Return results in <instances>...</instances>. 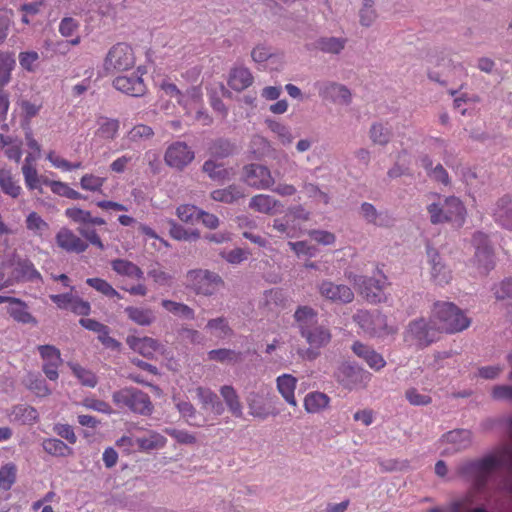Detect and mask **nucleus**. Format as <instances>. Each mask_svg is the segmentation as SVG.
Instances as JSON below:
<instances>
[{
	"instance_id": "obj_58",
	"label": "nucleus",
	"mask_w": 512,
	"mask_h": 512,
	"mask_svg": "<svg viewBox=\"0 0 512 512\" xmlns=\"http://www.w3.org/2000/svg\"><path fill=\"white\" fill-rule=\"evenodd\" d=\"M200 212V209L197 208L194 205H180L177 208V216L179 219L185 223H191L193 224L195 221H197L198 214Z\"/></svg>"
},
{
	"instance_id": "obj_3",
	"label": "nucleus",
	"mask_w": 512,
	"mask_h": 512,
	"mask_svg": "<svg viewBox=\"0 0 512 512\" xmlns=\"http://www.w3.org/2000/svg\"><path fill=\"white\" fill-rule=\"evenodd\" d=\"M301 336L309 344L307 349H299L298 355L304 360H315L320 355V349L331 341L330 330L323 325H311L300 332Z\"/></svg>"
},
{
	"instance_id": "obj_27",
	"label": "nucleus",
	"mask_w": 512,
	"mask_h": 512,
	"mask_svg": "<svg viewBox=\"0 0 512 512\" xmlns=\"http://www.w3.org/2000/svg\"><path fill=\"white\" fill-rule=\"evenodd\" d=\"M9 315L17 322L36 325V319L28 311L27 305L20 299L14 298L7 308Z\"/></svg>"
},
{
	"instance_id": "obj_14",
	"label": "nucleus",
	"mask_w": 512,
	"mask_h": 512,
	"mask_svg": "<svg viewBox=\"0 0 512 512\" xmlns=\"http://www.w3.org/2000/svg\"><path fill=\"white\" fill-rule=\"evenodd\" d=\"M353 321L370 335L379 334L386 326V318L380 313L359 310L353 315Z\"/></svg>"
},
{
	"instance_id": "obj_22",
	"label": "nucleus",
	"mask_w": 512,
	"mask_h": 512,
	"mask_svg": "<svg viewBox=\"0 0 512 512\" xmlns=\"http://www.w3.org/2000/svg\"><path fill=\"white\" fill-rule=\"evenodd\" d=\"M135 443L142 452L160 450L166 446L167 439L157 431L149 430L143 436L136 437Z\"/></svg>"
},
{
	"instance_id": "obj_51",
	"label": "nucleus",
	"mask_w": 512,
	"mask_h": 512,
	"mask_svg": "<svg viewBox=\"0 0 512 512\" xmlns=\"http://www.w3.org/2000/svg\"><path fill=\"white\" fill-rule=\"evenodd\" d=\"M16 479V466L8 463L0 468V487L4 490L11 488Z\"/></svg>"
},
{
	"instance_id": "obj_11",
	"label": "nucleus",
	"mask_w": 512,
	"mask_h": 512,
	"mask_svg": "<svg viewBox=\"0 0 512 512\" xmlns=\"http://www.w3.org/2000/svg\"><path fill=\"white\" fill-rule=\"evenodd\" d=\"M319 95L334 104L348 106L352 102V93L347 86L333 81L317 84Z\"/></svg>"
},
{
	"instance_id": "obj_15",
	"label": "nucleus",
	"mask_w": 512,
	"mask_h": 512,
	"mask_svg": "<svg viewBox=\"0 0 512 512\" xmlns=\"http://www.w3.org/2000/svg\"><path fill=\"white\" fill-rule=\"evenodd\" d=\"M104 68L108 73L125 72L128 70V44L117 43L105 59Z\"/></svg>"
},
{
	"instance_id": "obj_9",
	"label": "nucleus",
	"mask_w": 512,
	"mask_h": 512,
	"mask_svg": "<svg viewBox=\"0 0 512 512\" xmlns=\"http://www.w3.org/2000/svg\"><path fill=\"white\" fill-rule=\"evenodd\" d=\"M318 293L322 298L336 304H348L354 300V292L344 284H336L331 280H322L317 284Z\"/></svg>"
},
{
	"instance_id": "obj_46",
	"label": "nucleus",
	"mask_w": 512,
	"mask_h": 512,
	"mask_svg": "<svg viewBox=\"0 0 512 512\" xmlns=\"http://www.w3.org/2000/svg\"><path fill=\"white\" fill-rule=\"evenodd\" d=\"M360 24L364 27H370L377 18V13L374 9L373 0H364L362 8L359 11Z\"/></svg>"
},
{
	"instance_id": "obj_39",
	"label": "nucleus",
	"mask_w": 512,
	"mask_h": 512,
	"mask_svg": "<svg viewBox=\"0 0 512 512\" xmlns=\"http://www.w3.org/2000/svg\"><path fill=\"white\" fill-rule=\"evenodd\" d=\"M317 312L309 306H300L294 313L295 321L297 322L299 332H302L304 328H308L314 325Z\"/></svg>"
},
{
	"instance_id": "obj_2",
	"label": "nucleus",
	"mask_w": 512,
	"mask_h": 512,
	"mask_svg": "<svg viewBox=\"0 0 512 512\" xmlns=\"http://www.w3.org/2000/svg\"><path fill=\"white\" fill-rule=\"evenodd\" d=\"M432 224L452 223L457 227L463 226L466 220L467 211L463 202L455 197L449 196L437 203L427 207Z\"/></svg>"
},
{
	"instance_id": "obj_33",
	"label": "nucleus",
	"mask_w": 512,
	"mask_h": 512,
	"mask_svg": "<svg viewBox=\"0 0 512 512\" xmlns=\"http://www.w3.org/2000/svg\"><path fill=\"white\" fill-rule=\"evenodd\" d=\"M347 40L340 37H321L315 45L323 53L338 55L344 50Z\"/></svg>"
},
{
	"instance_id": "obj_38",
	"label": "nucleus",
	"mask_w": 512,
	"mask_h": 512,
	"mask_svg": "<svg viewBox=\"0 0 512 512\" xmlns=\"http://www.w3.org/2000/svg\"><path fill=\"white\" fill-rule=\"evenodd\" d=\"M208 357L210 360L232 364L239 363L243 360L241 352L226 348L211 350L208 353Z\"/></svg>"
},
{
	"instance_id": "obj_54",
	"label": "nucleus",
	"mask_w": 512,
	"mask_h": 512,
	"mask_svg": "<svg viewBox=\"0 0 512 512\" xmlns=\"http://www.w3.org/2000/svg\"><path fill=\"white\" fill-rule=\"evenodd\" d=\"M407 401L414 406H427L432 402L430 395L418 391L416 388H409L405 392Z\"/></svg>"
},
{
	"instance_id": "obj_6",
	"label": "nucleus",
	"mask_w": 512,
	"mask_h": 512,
	"mask_svg": "<svg viewBox=\"0 0 512 512\" xmlns=\"http://www.w3.org/2000/svg\"><path fill=\"white\" fill-rule=\"evenodd\" d=\"M187 279L197 294L205 296L213 295L224 284L217 273L202 269L190 270Z\"/></svg>"
},
{
	"instance_id": "obj_44",
	"label": "nucleus",
	"mask_w": 512,
	"mask_h": 512,
	"mask_svg": "<svg viewBox=\"0 0 512 512\" xmlns=\"http://www.w3.org/2000/svg\"><path fill=\"white\" fill-rule=\"evenodd\" d=\"M0 187L2 191L16 198L20 195L21 187L13 180L11 172L9 170H0Z\"/></svg>"
},
{
	"instance_id": "obj_10",
	"label": "nucleus",
	"mask_w": 512,
	"mask_h": 512,
	"mask_svg": "<svg viewBox=\"0 0 512 512\" xmlns=\"http://www.w3.org/2000/svg\"><path fill=\"white\" fill-rule=\"evenodd\" d=\"M194 151L185 143L177 141L166 149L165 163L174 169L182 170L194 160Z\"/></svg>"
},
{
	"instance_id": "obj_61",
	"label": "nucleus",
	"mask_w": 512,
	"mask_h": 512,
	"mask_svg": "<svg viewBox=\"0 0 512 512\" xmlns=\"http://www.w3.org/2000/svg\"><path fill=\"white\" fill-rule=\"evenodd\" d=\"M26 227L28 230L41 235L43 231L48 229V224L36 212H31L26 218Z\"/></svg>"
},
{
	"instance_id": "obj_4",
	"label": "nucleus",
	"mask_w": 512,
	"mask_h": 512,
	"mask_svg": "<svg viewBox=\"0 0 512 512\" xmlns=\"http://www.w3.org/2000/svg\"><path fill=\"white\" fill-rule=\"evenodd\" d=\"M501 462L495 456H487L476 461H469L458 467V473L461 476L474 479L476 486L481 489L485 486L487 478L492 472L500 467Z\"/></svg>"
},
{
	"instance_id": "obj_49",
	"label": "nucleus",
	"mask_w": 512,
	"mask_h": 512,
	"mask_svg": "<svg viewBox=\"0 0 512 512\" xmlns=\"http://www.w3.org/2000/svg\"><path fill=\"white\" fill-rule=\"evenodd\" d=\"M164 432L174 438L177 443L182 445H194L197 443V438L194 434L186 431L180 430L172 427H167L164 429Z\"/></svg>"
},
{
	"instance_id": "obj_56",
	"label": "nucleus",
	"mask_w": 512,
	"mask_h": 512,
	"mask_svg": "<svg viewBox=\"0 0 512 512\" xmlns=\"http://www.w3.org/2000/svg\"><path fill=\"white\" fill-rule=\"evenodd\" d=\"M209 150L213 156L224 158L233 153L234 146L228 140L219 139L210 146Z\"/></svg>"
},
{
	"instance_id": "obj_20",
	"label": "nucleus",
	"mask_w": 512,
	"mask_h": 512,
	"mask_svg": "<svg viewBox=\"0 0 512 512\" xmlns=\"http://www.w3.org/2000/svg\"><path fill=\"white\" fill-rule=\"evenodd\" d=\"M354 354L361 358L371 369L380 371L386 365V361L381 354L376 352L370 346L356 341L352 347Z\"/></svg>"
},
{
	"instance_id": "obj_23",
	"label": "nucleus",
	"mask_w": 512,
	"mask_h": 512,
	"mask_svg": "<svg viewBox=\"0 0 512 512\" xmlns=\"http://www.w3.org/2000/svg\"><path fill=\"white\" fill-rule=\"evenodd\" d=\"M253 75L246 67H235L230 71L228 85L234 91H243L253 83Z\"/></svg>"
},
{
	"instance_id": "obj_19",
	"label": "nucleus",
	"mask_w": 512,
	"mask_h": 512,
	"mask_svg": "<svg viewBox=\"0 0 512 512\" xmlns=\"http://www.w3.org/2000/svg\"><path fill=\"white\" fill-rule=\"evenodd\" d=\"M57 245L69 253H82L88 244L78 237L72 230L61 228L55 237Z\"/></svg>"
},
{
	"instance_id": "obj_47",
	"label": "nucleus",
	"mask_w": 512,
	"mask_h": 512,
	"mask_svg": "<svg viewBox=\"0 0 512 512\" xmlns=\"http://www.w3.org/2000/svg\"><path fill=\"white\" fill-rule=\"evenodd\" d=\"M86 283L97 290L98 292L102 293L103 295L113 298L117 297L118 299L122 298L120 294L104 279L101 278H88L86 280Z\"/></svg>"
},
{
	"instance_id": "obj_13",
	"label": "nucleus",
	"mask_w": 512,
	"mask_h": 512,
	"mask_svg": "<svg viewBox=\"0 0 512 512\" xmlns=\"http://www.w3.org/2000/svg\"><path fill=\"white\" fill-rule=\"evenodd\" d=\"M361 218L370 225L380 228H390L394 225V218L387 210H378L373 204L363 202L359 209Z\"/></svg>"
},
{
	"instance_id": "obj_31",
	"label": "nucleus",
	"mask_w": 512,
	"mask_h": 512,
	"mask_svg": "<svg viewBox=\"0 0 512 512\" xmlns=\"http://www.w3.org/2000/svg\"><path fill=\"white\" fill-rule=\"evenodd\" d=\"M280 202L270 195L259 194L250 199L249 207L259 213L272 215Z\"/></svg>"
},
{
	"instance_id": "obj_24",
	"label": "nucleus",
	"mask_w": 512,
	"mask_h": 512,
	"mask_svg": "<svg viewBox=\"0 0 512 512\" xmlns=\"http://www.w3.org/2000/svg\"><path fill=\"white\" fill-rule=\"evenodd\" d=\"M276 384L277 390L284 398V400L289 405L296 407L297 401L294 392L297 385V379L290 374H283L277 377Z\"/></svg>"
},
{
	"instance_id": "obj_12",
	"label": "nucleus",
	"mask_w": 512,
	"mask_h": 512,
	"mask_svg": "<svg viewBox=\"0 0 512 512\" xmlns=\"http://www.w3.org/2000/svg\"><path fill=\"white\" fill-rule=\"evenodd\" d=\"M428 263L430 266V279L436 285H446L452 280V272L445 264L438 251L431 246H427Z\"/></svg>"
},
{
	"instance_id": "obj_18",
	"label": "nucleus",
	"mask_w": 512,
	"mask_h": 512,
	"mask_svg": "<svg viewBox=\"0 0 512 512\" xmlns=\"http://www.w3.org/2000/svg\"><path fill=\"white\" fill-rule=\"evenodd\" d=\"M130 349L149 359L154 358L156 354L163 355L165 353L164 345L156 339L151 337L140 338L134 335H130Z\"/></svg>"
},
{
	"instance_id": "obj_8",
	"label": "nucleus",
	"mask_w": 512,
	"mask_h": 512,
	"mask_svg": "<svg viewBox=\"0 0 512 512\" xmlns=\"http://www.w3.org/2000/svg\"><path fill=\"white\" fill-rule=\"evenodd\" d=\"M349 279L352 280L358 293L362 295L369 303L377 304L384 301V284L380 280L361 275H354Z\"/></svg>"
},
{
	"instance_id": "obj_62",
	"label": "nucleus",
	"mask_w": 512,
	"mask_h": 512,
	"mask_svg": "<svg viewBox=\"0 0 512 512\" xmlns=\"http://www.w3.org/2000/svg\"><path fill=\"white\" fill-rule=\"evenodd\" d=\"M17 270L22 275V277L27 280L34 281L36 279H41L40 273L35 269L32 262L28 260L19 261L17 263Z\"/></svg>"
},
{
	"instance_id": "obj_26",
	"label": "nucleus",
	"mask_w": 512,
	"mask_h": 512,
	"mask_svg": "<svg viewBox=\"0 0 512 512\" xmlns=\"http://www.w3.org/2000/svg\"><path fill=\"white\" fill-rule=\"evenodd\" d=\"M196 395L203 409L210 408L215 415H221L224 411L218 396L209 388L197 387Z\"/></svg>"
},
{
	"instance_id": "obj_53",
	"label": "nucleus",
	"mask_w": 512,
	"mask_h": 512,
	"mask_svg": "<svg viewBox=\"0 0 512 512\" xmlns=\"http://www.w3.org/2000/svg\"><path fill=\"white\" fill-rule=\"evenodd\" d=\"M206 328L214 331V334L217 337H226L232 333V330L224 317L210 319L207 322Z\"/></svg>"
},
{
	"instance_id": "obj_40",
	"label": "nucleus",
	"mask_w": 512,
	"mask_h": 512,
	"mask_svg": "<svg viewBox=\"0 0 512 512\" xmlns=\"http://www.w3.org/2000/svg\"><path fill=\"white\" fill-rule=\"evenodd\" d=\"M371 141L380 146H386L392 137L391 130L382 123H374L369 130Z\"/></svg>"
},
{
	"instance_id": "obj_35",
	"label": "nucleus",
	"mask_w": 512,
	"mask_h": 512,
	"mask_svg": "<svg viewBox=\"0 0 512 512\" xmlns=\"http://www.w3.org/2000/svg\"><path fill=\"white\" fill-rule=\"evenodd\" d=\"M245 196L243 190L237 185H229L223 189H217L211 192V198L215 201L224 203H233Z\"/></svg>"
},
{
	"instance_id": "obj_43",
	"label": "nucleus",
	"mask_w": 512,
	"mask_h": 512,
	"mask_svg": "<svg viewBox=\"0 0 512 512\" xmlns=\"http://www.w3.org/2000/svg\"><path fill=\"white\" fill-rule=\"evenodd\" d=\"M147 73L145 66H138L135 77H130V96L141 97L145 95L147 88L143 76Z\"/></svg>"
},
{
	"instance_id": "obj_52",
	"label": "nucleus",
	"mask_w": 512,
	"mask_h": 512,
	"mask_svg": "<svg viewBox=\"0 0 512 512\" xmlns=\"http://www.w3.org/2000/svg\"><path fill=\"white\" fill-rule=\"evenodd\" d=\"M307 235L316 243L324 246H332L336 242L335 234L326 230L311 229L307 231Z\"/></svg>"
},
{
	"instance_id": "obj_57",
	"label": "nucleus",
	"mask_w": 512,
	"mask_h": 512,
	"mask_svg": "<svg viewBox=\"0 0 512 512\" xmlns=\"http://www.w3.org/2000/svg\"><path fill=\"white\" fill-rule=\"evenodd\" d=\"M22 173L25 184L30 190L40 188L41 178L38 176L37 170L33 165H23Z\"/></svg>"
},
{
	"instance_id": "obj_60",
	"label": "nucleus",
	"mask_w": 512,
	"mask_h": 512,
	"mask_svg": "<svg viewBox=\"0 0 512 512\" xmlns=\"http://www.w3.org/2000/svg\"><path fill=\"white\" fill-rule=\"evenodd\" d=\"M302 189L306 193V195L310 198H318L320 199L325 205H327L330 201V197L328 194L324 191H322L318 185L304 181L302 183Z\"/></svg>"
},
{
	"instance_id": "obj_48",
	"label": "nucleus",
	"mask_w": 512,
	"mask_h": 512,
	"mask_svg": "<svg viewBox=\"0 0 512 512\" xmlns=\"http://www.w3.org/2000/svg\"><path fill=\"white\" fill-rule=\"evenodd\" d=\"M99 128L97 130V134L100 137L106 138V139H112L116 135L119 124L117 120L114 119H108L105 117H101L99 119Z\"/></svg>"
},
{
	"instance_id": "obj_28",
	"label": "nucleus",
	"mask_w": 512,
	"mask_h": 512,
	"mask_svg": "<svg viewBox=\"0 0 512 512\" xmlns=\"http://www.w3.org/2000/svg\"><path fill=\"white\" fill-rule=\"evenodd\" d=\"M220 395L232 415L236 418L242 417L243 407L236 390L231 385H224L220 388Z\"/></svg>"
},
{
	"instance_id": "obj_5",
	"label": "nucleus",
	"mask_w": 512,
	"mask_h": 512,
	"mask_svg": "<svg viewBox=\"0 0 512 512\" xmlns=\"http://www.w3.org/2000/svg\"><path fill=\"white\" fill-rule=\"evenodd\" d=\"M337 381L346 389L353 390L365 388L371 375L362 367L343 362L335 372Z\"/></svg>"
},
{
	"instance_id": "obj_21",
	"label": "nucleus",
	"mask_w": 512,
	"mask_h": 512,
	"mask_svg": "<svg viewBox=\"0 0 512 512\" xmlns=\"http://www.w3.org/2000/svg\"><path fill=\"white\" fill-rule=\"evenodd\" d=\"M442 440L451 444L456 451H464L472 445L473 434L467 429H454L445 433Z\"/></svg>"
},
{
	"instance_id": "obj_30",
	"label": "nucleus",
	"mask_w": 512,
	"mask_h": 512,
	"mask_svg": "<svg viewBox=\"0 0 512 512\" xmlns=\"http://www.w3.org/2000/svg\"><path fill=\"white\" fill-rule=\"evenodd\" d=\"M202 170L211 180L219 183L230 180L233 175L231 170L225 168L223 164L216 163L213 160L205 161Z\"/></svg>"
},
{
	"instance_id": "obj_45",
	"label": "nucleus",
	"mask_w": 512,
	"mask_h": 512,
	"mask_svg": "<svg viewBox=\"0 0 512 512\" xmlns=\"http://www.w3.org/2000/svg\"><path fill=\"white\" fill-rule=\"evenodd\" d=\"M161 305L164 309L173 313L174 315L181 316L188 320H193L195 318L194 310L186 304L172 300H162Z\"/></svg>"
},
{
	"instance_id": "obj_64",
	"label": "nucleus",
	"mask_w": 512,
	"mask_h": 512,
	"mask_svg": "<svg viewBox=\"0 0 512 512\" xmlns=\"http://www.w3.org/2000/svg\"><path fill=\"white\" fill-rule=\"evenodd\" d=\"M154 131L150 126L139 124L130 130V139L133 141L148 140L152 138Z\"/></svg>"
},
{
	"instance_id": "obj_55",
	"label": "nucleus",
	"mask_w": 512,
	"mask_h": 512,
	"mask_svg": "<svg viewBox=\"0 0 512 512\" xmlns=\"http://www.w3.org/2000/svg\"><path fill=\"white\" fill-rule=\"evenodd\" d=\"M179 413L191 424L197 427L203 426V422H197L196 420V409L187 401H181L176 404Z\"/></svg>"
},
{
	"instance_id": "obj_25",
	"label": "nucleus",
	"mask_w": 512,
	"mask_h": 512,
	"mask_svg": "<svg viewBox=\"0 0 512 512\" xmlns=\"http://www.w3.org/2000/svg\"><path fill=\"white\" fill-rule=\"evenodd\" d=\"M13 422H17L23 425H32L38 421L39 414L37 410L26 404H19L11 409L9 414Z\"/></svg>"
},
{
	"instance_id": "obj_37",
	"label": "nucleus",
	"mask_w": 512,
	"mask_h": 512,
	"mask_svg": "<svg viewBox=\"0 0 512 512\" xmlns=\"http://www.w3.org/2000/svg\"><path fill=\"white\" fill-rule=\"evenodd\" d=\"M45 452L56 457H66L73 453L72 448L56 438L45 439L42 443Z\"/></svg>"
},
{
	"instance_id": "obj_34",
	"label": "nucleus",
	"mask_w": 512,
	"mask_h": 512,
	"mask_svg": "<svg viewBox=\"0 0 512 512\" xmlns=\"http://www.w3.org/2000/svg\"><path fill=\"white\" fill-rule=\"evenodd\" d=\"M265 123L283 146L292 144L294 137L287 125L273 119H266Z\"/></svg>"
},
{
	"instance_id": "obj_1",
	"label": "nucleus",
	"mask_w": 512,
	"mask_h": 512,
	"mask_svg": "<svg viewBox=\"0 0 512 512\" xmlns=\"http://www.w3.org/2000/svg\"><path fill=\"white\" fill-rule=\"evenodd\" d=\"M434 326L438 331L456 333L470 325L463 311L451 302H437L432 311Z\"/></svg>"
},
{
	"instance_id": "obj_16",
	"label": "nucleus",
	"mask_w": 512,
	"mask_h": 512,
	"mask_svg": "<svg viewBox=\"0 0 512 512\" xmlns=\"http://www.w3.org/2000/svg\"><path fill=\"white\" fill-rule=\"evenodd\" d=\"M436 326L421 318L409 324L408 332L420 347H426L436 340Z\"/></svg>"
},
{
	"instance_id": "obj_50",
	"label": "nucleus",
	"mask_w": 512,
	"mask_h": 512,
	"mask_svg": "<svg viewBox=\"0 0 512 512\" xmlns=\"http://www.w3.org/2000/svg\"><path fill=\"white\" fill-rule=\"evenodd\" d=\"M260 400L261 396L257 392H250L246 398L250 414L254 417L265 418L267 413Z\"/></svg>"
},
{
	"instance_id": "obj_42",
	"label": "nucleus",
	"mask_w": 512,
	"mask_h": 512,
	"mask_svg": "<svg viewBox=\"0 0 512 512\" xmlns=\"http://www.w3.org/2000/svg\"><path fill=\"white\" fill-rule=\"evenodd\" d=\"M156 317L152 309L130 307V320L141 326H150Z\"/></svg>"
},
{
	"instance_id": "obj_36",
	"label": "nucleus",
	"mask_w": 512,
	"mask_h": 512,
	"mask_svg": "<svg viewBox=\"0 0 512 512\" xmlns=\"http://www.w3.org/2000/svg\"><path fill=\"white\" fill-rule=\"evenodd\" d=\"M15 65L16 61L12 53L0 51V87L10 82Z\"/></svg>"
},
{
	"instance_id": "obj_41",
	"label": "nucleus",
	"mask_w": 512,
	"mask_h": 512,
	"mask_svg": "<svg viewBox=\"0 0 512 512\" xmlns=\"http://www.w3.org/2000/svg\"><path fill=\"white\" fill-rule=\"evenodd\" d=\"M153 282L160 287H171L174 276L164 270L159 264L152 265L147 272Z\"/></svg>"
},
{
	"instance_id": "obj_32",
	"label": "nucleus",
	"mask_w": 512,
	"mask_h": 512,
	"mask_svg": "<svg viewBox=\"0 0 512 512\" xmlns=\"http://www.w3.org/2000/svg\"><path fill=\"white\" fill-rule=\"evenodd\" d=\"M330 398L322 392H311L305 396L304 408L307 413H319L329 405Z\"/></svg>"
},
{
	"instance_id": "obj_59",
	"label": "nucleus",
	"mask_w": 512,
	"mask_h": 512,
	"mask_svg": "<svg viewBox=\"0 0 512 512\" xmlns=\"http://www.w3.org/2000/svg\"><path fill=\"white\" fill-rule=\"evenodd\" d=\"M74 375L81 381V383L88 387H95L97 384L96 376L89 370L73 364L71 365Z\"/></svg>"
},
{
	"instance_id": "obj_29",
	"label": "nucleus",
	"mask_w": 512,
	"mask_h": 512,
	"mask_svg": "<svg viewBox=\"0 0 512 512\" xmlns=\"http://www.w3.org/2000/svg\"><path fill=\"white\" fill-rule=\"evenodd\" d=\"M130 410L142 415H150L153 405L149 396L141 391L130 389Z\"/></svg>"
},
{
	"instance_id": "obj_17",
	"label": "nucleus",
	"mask_w": 512,
	"mask_h": 512,
	"mask_svg": "<svg viewBox=\"0 0 512 512\" xmlns=\"http://www.w3.org/2000/svg\"><path fill=\"white\" fill-rule=\"evenodd\" d=\"M491 216L501 227L512 230V196L499 197L491 207Z\"/></svg>"
},
{
	"instance_id": "obj_63",
	"label": "nucleus",
	"mask_w": 512,
	"mask_h": 512,
	"mask_svg": "<svg viewBox=\"0 0 512 512\" xmlns=\"http://www.w3.org/2000/svg\"><path fill=\"white\" fill-rule=\"evenodd\" d=\"M493 293L495 298L498 300L512 298V279H506L494 285Z\"/></svg>"
},
{
	"instance_id": "obj_7",
	"label": "nucleus",
	"mask_w": 512,
	"mask_h": 512,
	"mask_svg": "<svg viewBox=\"0 0 512 512\" xmlns=\"http://www.w3.org/2000/svg\"><path fill=\"white\" fill-rule=\"evenodd\" d=\"M242 180L248 186L260 190L269 189L275 183L271 171L266 166L255 163L243 167Z\"/></svg>"
}]
</instances>
